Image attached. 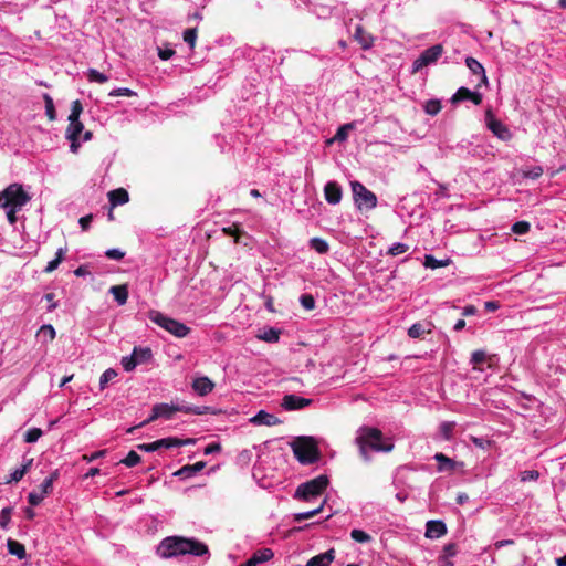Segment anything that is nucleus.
I'll use <instances>...</instances> for the list:
<instances>
[{
    "label": "nucleus",
    "mask_w": 566,
    "mask_h": 566,
    "mask_svg": "<svg viewBox=\"0 0 566 566\" xmlns=\"http://www.w3.org/2000/svg\"><path fill=\"white\" fill-rule=\"evenodd\" d=\"M157 555L161 558H172L181 555L210 558L209 547L195 537L168 536L164 538L158 547Z\"/></svg>",
    "instance_id": "f257e3e1"
},
{
    "label": "nucleus",
    "mask_w": 566,
    "mask_h": 566,
    "mask_svg": "<svg viewBox=\"0 0 566 566\" xmlns=\"http://www.w3.org/2000/svg\"><path fill=\"white\" fill-rule=\"evenodd\" d=\"M184 41L190 46V49H193L196 45L197 40V29L191 28L184 31L182 34Z\"/></svg>",
    "instance_id": "8fccbe9b"
},
{
    "label": "nucleus",
    "mask_w": 566,
    "mask_h": 566,
    "mask_svg": "<svg viewBox=\"0 0 566 566\" xmlns=\"http://www.w3.org/2000/svg\"><path fill=\"white\" fill-rule=\"evenodd\" d=\"M105 454H106V450H98L91 454H84L83 460L90 463V462H93V461L104 457Z\"/></svg>",
    "instance_id": "69168bd1"
},
{
    "label": "nucleus",
    "mask_w": 566,
    "mask_h": 566,
    "mask_svg": "<svg viewBox=\"0 0 566 566\" xmlns=\"http://www.w3.org/2000/svg\"><path fill=\"white\" fill-rule=\"evenodd\" d=\"M325 500L321 503L319 506H317L316 509H313V510H310V511H306V512H300V513H295L293 514V521L294 522H302L304 520H307V518H311L313 517L314 515L318 514L319 512H322L323 507H324V504H325Z\"/></svg>",
    "instance_id": "4c0bfd02"
},
{
    "label": "nucleus",
    "mask_w": 566,
    "mask_h": 566,
    "mask_svg": "<svg viewBox=\"0 0 566 566\" xmlns=\"http://www.w3.org/2000/svg\"><path fill=\"white\" fill-rule=\"evenodd\" d=\"M433 459L438 462V471H453L457 467V462L450 458H448L443 453H436Z\"/></svg>",
    "instance_id": "cd10ccee"
},
{
    "label": "nucleus",
    "mask_w": 566,
    "mask_h": 566,
    "mask_svg": "<svg viewBox=\"0 0 566 566\" xmlns=\"http://www.w3.org/2000/svg\"><path fill=\"white\" fill-rule=\"evenodd\" d=\"M87 80L90 82H96V83H105L108 81V76L104 73H101L96 69H88L87 70Z\"/></svg>",
    "instance_id": "c03bdc74"
},
{
    "label": "nucleus",
    "mask_w": 566,
    "mask_h": 566,
    "mask_svg": "<svg viewBox=\"0 0 566 566\" xmlns=\"http://www.w3.org/2000/svg\"><path fill=\"white\" fill-rule=\"evenodd\" d=\"M45 496H43V493H40L39 491H32L28 494V502L32 506L39 505Z\"/></svg>",
    "instance_id": "bf43d9fd"
},
{
    "label": "nucleus",
    "mask_w": 566,
    "mask_h": 566,
    "mask_svg": "<svg viewBox=\"0 0 566 566\" xmlns=\"http://www.w3.org/2000/svg\"><path fill=\"white\" fill-rule=\"evenodd\" d=\"M214 387V382L207 376L196 377L191 382L192 390L200 397H205L212 392Z\"/></svg>",
    "instance_id": "2eb2a0df"
},
{
    "label": "nucleus",
    "mask_w": 566,
    "mask_h": 566,
    "mask_svg": "<svg viewBox=\"0 0 566 566\" xmlns=\"http://www.w3.org/2000/svg\"><path fill=\"white\" fill-rule=\"evenodd\" d=\"M175 408V403H156L151 409L150 416L139 424L128 428L127 433H133L137 428H142L158 418L171 419L172 415L176 412Z\"/></svg>",
    "instance_id": "9b49d317"
},
{
    "label": "nucleus",
    "mask_w": 566,
    "mask_h": 566,
    "mask_svg": "<svg viewBox=\"0 0 566 566\" xmlns=\"http://www.w3.org/2000/svg\"><path fill=\"white\" fill-rule=\"evenodd\" d=\"M43 99H44V104H45V115L48 116V118L50 120H55L56 112H55L53 98L48 93H44Z\"/></svg>",
    "instance_id": "58836bf2"
},
{
    "label": "nucleus",
    "mask_w": 566,
    "mask_h": 566,
    "mask_svg": "<svg viewBox=\"0 0 566 566\" xmlns=\"http://www.w3.org/2000/svg\"><path fill=\"white\" fill-rule=\"evenodd\" d=\"M31 200V196L21 184H10L0 191V208L6 211L7 220L11 226L17 223V213Z\"/></svg>",
    "instance_id": "f03ea898"
},
{
    "label": "nucleus",
    "mask_w": 566,
    "mask_h": 566,
    "mask_svg": "<svg viewBox=\"0 0 566 566\" xmlns=\"http://www.w3.org/2000/svg\"><path fill=\"white\" fill-rule=\"evenodd\" d=\"M530 229L531 224L527 221H517L511 228V230L516 234H525Z\"/></svg>",
    "instance_id": "4d7b16f0"
},
{
    "label": "nucleus",
    "mask_w": 566,
    "mask_h": 566,
    "mask_svg": "<svg viewBox=\"0 0 566 566\" xmlns=\"http://www.w3.org/2000/svg\"><path fill=\"white\" fill-rule=\"evenodd\" d=\"M355 128V123H347L338 127L335 139L338 142H345L348 138V132Z\"/></svg>",
    "instance_id": "37998d69"
},
{
    "label": "nucleus",
    "mask_w": 566,
    "mask_h": 566,
    "mask_svg": "<svg viewBox=\"0 0 566 566\" xmlns=\"http://www.w3.org/2000/svg\"><path fill=\"white\" fill-rule=\"evenodd\" d=\"M335 558V551L333 548L313 556L308 559L306 566H329Z\"/></svg>",
    "instance_id": "5701e85b"
},
{
    "label": "nucleus",
    "mask_w": 566,
    "mask_h": 566,
    "mask_svg": "<svg viewBox=\"0 0 566 566\" xmlns=\"http://www.w3.org/2000/svg\"><path fill=\"white\" fill-rule=\"evenodd\" d=\"M105 255L111 260H122L125 256V252L120 249L113 248L105 252Z\"/></svg>",
    "instance_id": "0e129e2a"
},
{
    "label": "nucleus",
    "mask_w": 566,
    "mask_h": 566,
    "mask_svg": "<svg viewBox=\"0 0 566 566\" xmlns=\"http://www.w3.org/2000/svg\"><path fill=\"white\" fill-rule=\"evenodd\" d=\"M176 408V412H184V413H187V415H197V416H202V415H214L216 411L213 410V408L209 407V406H192V405H188V403H175Z\"/></svg>",
    "instance_id": "dca6fc26"
},
{
    "label": "nucleus",
    "mask_w": 566,
    "mask_h": 566,
    "mask_svg": "<svg viewBox=\"0 0 566 566\" xmlns=\"http://www.w3.org/2000/svg\"><path fill=\"white\" fill-rule=\"evenodd\" d=\"M274 556V553L271 548H262L255 552L251 557V562H254V565L268 562L272 559Z\"/></svg>",
    "instance_id": "72a5a7b5"
},
{
    "label": "nucleus",
    "mask_w": 566,
    "mask_h": 566,
    "mask_svg": "<svg viewBox=\"0 0 566 566\" xmlns=\"http://www.w3.org/2000/svg\"><path fill=\"white\" fill-rule=\"evenodd\" d=\"M7 548L9 554L17 556L19 559H24L27 557L24 545L15 539L9 538L7 541Z\"/></svg>",
    "instance_id": "7c9ffc66"
},
{
    "label": "nucleus",
    "mask_w": 566,
    "mask_h": 566,
    "mask_svg": "<svg viewBox=\"0 0 566 566\" xmlns=\"http://www.w3.org/2000/svg\"><path fill=\"white\" fill-rule=\"evenodd\" d=\"M465 65L475 75H481L482 77V81L484 83L488 82V77H486V74H485V70L483 67V65L474 57L472 56H468L465 59Z\"/></svg>",
    "instance_id": "c756f323"
},
{
    "label": "nucleus",
    "mask_w": 566,
    "mask_h": 566,
    "mask_svg": "<svg viewBox=\"0 0 566 566\" xmlns=\"http://www.w3.org/2000/svg\"><path fill=\"white\" fill-rule=\"evenodd\" d=\"M328 478L325 474L318 475L310 481L301 483L294 493V499L306 502L319 496L328 485Z\"/></svg>",
    "instance_id": "39448f33"
},
{
    "label": "nucleus",
    "mask_w": 566,
    "mask_h": 566,
    "mask_svg": "<svg viewBox=\"0 0 566 566\" xmlns=\"http://www.w3.org/2000/svg\"><path fill=\"white\" fill-rule=\"evenodd\" d=\"M32 464H33L32 458H30V459L24 458L21 467L13 470L11 472V474L6 479V483L10 484V483H17V482L21 481L23 479L24 474L30 470Z\"/></svg>",
    "instance_id": "4be33fe9"
},
{
    "label": "nucleus",
    "mask_w": 566,
    "mask_h": 566,
    "mask_svg": "<svg viewBox=\"0 0 566 566\" xmlns=\"http://www.w3.org/2000/svg\"><path fill=\"white\" fill-rule=\"evenodd\" d=\"M192 443H195V440L191 438L179 439L176 437H168V438H163V439L156 440L151 443H140L137 446V449L140 451H145V452H155L161 448L171 449V448L189 446Z\"/></svg>",
    "instance_id": "9d476101"
},
{
    "label": "nucleus",
    "mask_w": 566,
    "mask_h": 566,
    "mask_svg": "<svg viewBox=\"0 0 566 566\" xmlns=\"http://www.w3.org/2000/svg\"><path fill=\"white\" fill-rule=\"evenodd\" d=\"M486 357H488V355H486L485 350L478 349L471 354L470 363L473 365L474 369H478L476 366L480 364H483L486 360Z\"/></svg>",
    "instance_id": "a18cd8bd"
},
{
    "label": "nucleus",
    "mask_w": 566,
    "mask_h": 566,
    "mask_svg": "<svg viewBox=\"0 0 566 566\" xmlns=\"http://www.w3.org/2000/svg\"><path fill=\"white\" fill-rule=\"evenodd\" d=\"M313 402L312 399L304 398L294 394L285 395L282 399L281 407L284 410H301Z\"/></svg>",
    "instance_id": "ddd939ff"
},
{
    "label": "nucleus",
    "mask_w": 566,
    "mask_h": 566,
    "mask_svg": "<svg viewBox=\"0 0 566 566\" xmlns=\"http://www.w3.org/2000/svg\"><path fill=\"white\" fill-rule=\"evenodd\" d=\"M295 458L302 464H312L319 459V452L312 438H301L292 444Z\"/></svg>",
    "instance_id": "0eeeda50"
},
{
    "label": "nucleus",
    "mask_w": 566,
    "mask_h": 566,
    "mask_svg": "<svg viewBox=\"0 0 566 566\" xmlns=\"http://www.w3.org/2000/svg\"><path fill=\"white\" fill-rule=\"evenodd\" d=\"M109 293L114 296V300L118 305L126 304L128 300V289L125 284L123 285H113L109 289Z\"/></svg>",
    "instance_id": "c85d7f7f"
},
{
    "label": "nucleus",
    "mask_w": 566,
    "mask_h": 566,
    "mask_svg": "<svg viewBox=\"0 0 566 566\" xmlns=\"http://www.w3.org/2000/svg\"><path fill=\"white\" fill-rule=\"evenodd\" d=\"M544 170L541 166H534L531 169L524 171V177L530 179H537L543 175Z\"/></svg>",
    "instance_id": "680f3d73"
},
{
    "label": "nucleus",
    "mask_w": 566,
    "mask_h": 566,
    "mask_svg": "<svg viewBox=\"0 0 566 566\" xmlns=\"http://www.w3.org/2000/svg\"><path fill=\"white\" fill-rule=\"evenodd\" d=\"M108 200L112 207H116L128 202L129 195L125 189L118 188L108 192Z\"/></svg>",
    "instance_id": "a878e982"
},
{
    "label": "nucleus",
    "mask_w": 566,
    "mask_h": 566,
    "mask_svg": "<svg viewBox=\"0 0 566 566\" xmlns=\"http://www.w3.org/2000/svg\"><path fill=\"white\" fill-rule=\"evenodd\" d=\"M482 94L475 91H471L467 87H460L451 97V102L453 104L462 102V101H471L474 105H480L482 103Z\"/></svg>",
    "instance_id": "4468645a"
},
{
    "label": "nucleus",
    "mask_w": 566,
    "mask_h": 566,
    "mask_svg": "<svg viewBox=\"0 0 566 566\" xmlns=\"http://www.w3.org/2000/svg\"><path fill=\"white\" fill-rule=\"evenodd\" d=\"M92 219H93L92 214H87V216L80 218L78 223H80L82 230L85 231L90 228Z\"/></svg>",
    "instance_id": "774afa93"
},
{
    "label": "nucleus",
    "mask_w": 566,
    "mask_h": 566,
    "mask_svg": "<svg viewBox=\"0 0 566 566\" xmlns=\"http://www.w3.org/2000/svg\"><path fill=\"white\" fill-rule=\"evenodd\" d=\"M444 50L442 44H434L424 51L413 61L411 66V73H418L423 67L432 65L437 63V61L441 57Z\"/></svg>",
    "instance_id": "1a4fd4ad"
},
{
    "label": "nucleus",
    "mask_w": 566,
    "mask_h": 566,
    "mask_svg": "<svg viewBox=\"0 0 566 566\" xmlns=\"http://www.w3.org/2000/svg\"><path fill=\"white\" fill-rule=\"evenodd\" d=\"M355 205L359 210H371L377 206L376 195L359 181L350 182Z\"/></svg>",
    "instance_id": "6e6552de"
},
{
    "label": "nucleus",
    "mask_w": 566,
    "mask_h": 566,
    "mask_svg": "<svg viewBox=\"0 0 566 566\" xmlns=\"http://www.w3.org/2000/svg\"><path fill=\"white\" fill-rule=\"evenodd\" d=\"M250 422L255 426L271 427L281 423V420L276 416L269 413L265 410H260L250 419Z\"/></svg>",
    "instance_id": "6ab92c4d"
},
{
    "label": "nucleus",
    "mask_w": 566,
    "mask_h": 566,
    "mask_svg": "<svg viewBox=\"0 0 566 566\" xmlns=\"http://www.w3.org/2000/svg\"><path fill=\"white\" fill-rule=\"evenodd\" d=\"M39 333L49 340H53L56 335L54 327L50 324L42 325Z\"/></svg>",
    "instance_id": "13d9d810"
},
{
    "label": "nucleus",
    "mask_w": 566,
    "mask_h": 566,
    "mask_svg": "<svg viewBox=\"0 0 566 566\" xmlns=\"http://www.w3.org/2000/svg\"><path fill=\"white\" fill-rule=\"evenodd\" d=\"M350 538L357 543H369L371 541V536L363 530L354 528L350 531Z\"/></svg>",
    "instance_id": "79ce46f5"
},
{
    "label": "nucleus",
    "mask_w": 566,
    "mask_h": 566,
    "mask_svg": "<svg viewBox=\"0 0 566 566\" xmlns=\"http://www.w3.org/2000/svg\"><path fill=\"white\" fill-rule=\"evenodd\" d=\"M485 125L494 136L503 142H509L513 136L507 126L499 120L491 109L485 112Z\"/></svg>",
    "instance_id": "f8f14e48"
},
{
    "label": "nucleus",
    "mask_w": 566,
    "mask_h": 566,
    "mask_svg": "<svg viewBox=\"0 0 566 566\" xmlns=\"http://www.w3.org/2000/svg\"><path fill=\"white\" fill-rule=\"evenodd\" d=\"M539 479V472L537 470H525L520 473L521 482L537 481Z\"/></svg>",
    "instance_id": "6e6d98bb"
},
{
    "label": "nucleus",
    "mask_w": 566,
    "mask_h": 566,
    "mask_svg": "<svg viewBox=\"0 0 566 566\" xmlns=\"http://www.w3.org/2000/svg\"><path fill=\"white\" fill-rule=\"evenodd\" d=\"M440 99H429L423 105V111L430 116H436L441 111Z\"/></svg>",
    "instance_id": "ea45409f"
},
{
    "label": "nucleus",
    "mask_w": 566,
    "mask_h": 566,
    "mask_svg": "<svg viewBox=\"0 0 566 566\" xmlns=\"http://www.w3.org/2000/svg\"><path fill=\"white\" fill-rule=\"evenodd\" d=\"M342 188L336 181H328L324 187V197L329 205H337L342 200Z\"/></svg>",
    "instance_id": "f3484780"
},
{
    "label": "nucleus",
    "mask_w": 566,
    "mask_h": 566,
    "mask_svg": "<svg viewBox=\"0 0 566 566\" xmlns=\"http://www.w3.org/2000/svg\"><path fill=\"white\" fill-rule=\"evenodd\" d=\"M139 462L140 455L134 450L129 451L128 454L123 460H120V463L125 464L127 468H133Z\"/></svg>",
    "instance_id": "de8ad7c7"
},
{
    "label": "nucleus",
    "mask_w": 566,
    "mask_h": 566,
    "mask_svg": "<svg viewBox=\"0 0 566 566\" xmlns=\"http://www.w3.org/2000/svg\"><path fill=\"white\" fill-rule=\"evenodd\" d=\"M93 134L91 130H85L84 125L80 119L69 120L65 130V138L70 142V151L77 154L82 144L91 140Z\"/></svg>",
    "instance_id": "423d86ee"
},
{
    "label": "nucleus",
    "mask_w": 566,
    "mask_h": 566,
    "mask_svg": "<svg viewBox=\"0 0 566 566\" xmlns=\"http://www.w3.org/2000/svg\"><path fill=\"white\" fill-rule=\"evenodd\" d=\"M408 250H409L408 244L402 243V242H396L389 248L388 254L391 256H396V255L407 252Z\"/></svg>",
    "instance_id": "5fc2aeb1"
},
{
    "label": "nucleus",
    "mask_w": 566,
    "mask_h": 566,
    "mask_svg": "<svg viewBox=\"0 0 566 566\" xmlns=\"http://www.w3.org/2000/svg\"><path fill=\"white\" fill-rule=\"evenodd\" d=\"M221 450V446L217 442H212V443H209L205 450H203V453L206 455H209V454H213V453H217Z\"/></svg>",
    "instance_id": "338daca9"
},
{
    "label": "nucleus",
    "mask_w": 566,
    "mask_h": 566,
    "mask_svg": "<svg viewBox=\"0 0 566 566\" xmlns=\"http://www.w3.org/2000/svg\"><path fill=\"white\" fill-rule=\"evenodd\" d=\"M148 318L154 324L164 328L165 331H167L177 338H185L190 333V328L186 324L175 318H171L159 311L150 310L148 312Z\"/></svg>",
    "instance_id": "20e7f679"
},
{
    "label": "nucleus",
    "mask_w": 566,
    "mask_h": 566,
    "mask_svg": "<svg viewBox=\"0 0 566 566\" xmlns=\"http://www.w3.org/2000/svg\"><path fill=\"white\" fill-rule=\"evenodd\" d=\"M206 467V462L199 461L193 464H187L177 470L174 475L180 480H187L195 476Z\"/></svg>",
    "instance_id": "aec40b11"
},
{
    "label": "nucleus",
    "mask_w": 566,
    "mask_h": 566,
    "mask_svg": "<svg viewBox=\"0 0 566 566\" xmlns=\"http://www.w3.org/2000/svg\"><path fill=\"white\" fill-rule=\"evenodd\" d=\"M12 507H3L0 511V527L2 530H8L9 524L11 522Z\"/></svg>",
    "instance_id": "49530a36"
},
{
    "label": "nucleus",
    "mask_w": 566,
    "mask_h": 566,
    "mask_svg": "<svg viewBox=\"0 0 566 566\" xmlns=\"http://www.w3.org/2000/svg\"><path fill=\"white\" fill-rule=\"evenodd\" d=\"M432 323L431 322H418V323H415L412 324L409 328H408V336L410 338H420L422 337L426 333H431V328H432Z\"/></svg>",
    "instance_id": "b1692460"
},
{
    "label": "nucleus",
    "mask_w": 566,
    "mask_h": 566,
    "mask_svg": "<svg viewBox=\"0 0 566 566\" xmlns=\"http://www.w3.org/2000/svg\"><path fill=\"white\" fill-rule=\"evenodd\" d=\"M83 112V106L78 99L73 101L71 105V113L67 117V120H76L80 119V116Z\"/></svg>",
    "instance_id": "3c124183"
},
{
    "label": "nucleus",
    "mask_w": 566,
    "mask_h": 566,
    "mask_svg": "<svg viewBox=\"0 0 566 566\" xmlns=\"http://www.w3.org/2000/svg\"><path fill=\"white\" fill-rule=\"evenodd\" d=\"M360 455L365 461H370V451L390 452L394 443L390 439H384L382 433L377 428H361L356 438Z\"/></svg>",
    "instance_id": "7ed1b4c3"
},
{
    "label": "nucleus",
    "mask_w": 566,
    "mask_h": 566,
    "mask_svg": "<svg viewBox=\"0 0 566 566\" xmlns=\"http://www.w3.org/2000/svg\"><path fill=\"white\" fill-rule=\"evenodd\" d=\"M450 263V259L439 260L431 254L424 256L423 265L427 269L436 270L439 268L447 266Z\"/></svg>",
    "instance_id": "c9c22d12"
},
{
    "label": "nucleus",
    "mask_w": 566,
    "mask_h": 566,
    "mask_svg": "<svg viewBox=\"0 0 566 566\" xmlns=\"http://www.w3.org/2000/svg\"><path fill=\"white\" fill-rule=\"evenodd\" d=\"M354 39L359 43L363 50L371 49L375 42V38L360 24L356 25L355 28Z\"/></svg>",
    "instance_id": "412c9836"
},
{
    "label": "nucleus",
    "mask_w": 566,
    "mask_h": 566,
    "mask_svg": "<svg viewBox=\"0 0 566 566\" xmlns=\"http://www.w3.org/2000/svg\"><path fill=\"white\" fill-rule=\"evenodd\" d=\"M308 247L316 251L318 254H326L329 251V244L325 239L315 237L310 239Z\"/></svg>",
    "instance_id": "473e14b6"
},
{
    "label": "nucleus",
    "mask_w": 566,
    "mask_h": 566,
    "mask_svg": "<svg viewBox=\"0 0 566 566\" xmlns=\"http://www.w3.org/2000/svg\"><path fill=\"white\" fill-rule=\"evenodd\" d=\"M59 478V472L55 470L52 472L48 478L43 480V482L40 485V493H43V496H46L49 493H51L53 489L54 481Z\"/></svg>",
    "instance_id": "e433bc0d"
},
{
    "label": "nucleus",
    "mask_w": 566,
    "mask_h": 566,
    "mask_svg": "<svg viewBox=\"0 0 566 566\" xmlns=\"http://www.w3.org/2000/svg\"><path fill=\"white\" fill-rule=\"evenodd\" d=\"M120 365L123 369L127 373L133 371L138 366L137 363L135 361L133 353L128 356L122 357Z\"/></svg>",
    "instance_id": "09e8293b"
},
{
    "label": "nucleus",
    "mask_w": 566,
    "mask_h": 566,
    "mask_svg": "<svg viewBox=\"0 0 566 566\" xmlns=\"http://www.w3.org/2000/svg\"><path fill=\"white\" fill-rule=\"evenodd\" d=\"M111 96H127V97H130V96H135L136 95V92H134L133 90L128 88V87H118V88H115L113 90L111 93H109Z\"/></svg>",
    "instance_id": "052dcab7"
},
{
    "label": "nucleus",
    "mask_w": 566,
    "mask_h": 566,
    "mask_svg": "<svg viewBox=\"0 0 566 566\" xmlns=\"http://www.w3.org/2000/svg\"><path fill=\"white\" fill-rule=\"evenodd\" d=\"M300 303L306 311H313L316 304L313 295L307 293L300 296Z\"/></svg>",
    "instance_id": "603ef678"
},
{
    "label": "nucleus",
    "mask_w": 566,
    "mask_h": 566,
    "mask_svg": "<svg viewBox=\"0 0 566 566\" xmlns=\"http://www.w3.org/2000/svg\"><path fill=\"white\" fill-rule=\"evenodd\" d=\"M42 436V430L39 428H31L24 434V441L28 443L36 442Z\"/></svg>",
    "instance_id": "864d4df0"
},
{
    "label": "nucleus",
    "mask_w": 566,
    "mask_h": 566,
    "mask_svg": "<svg viewBox=\"0 0 566 566\" xmlns=\"http://www.w3.org/2000/svg\"><path fill=\"white\" fill-rule=\"evenodd\" d=\"M117 371L113 368H107L99 377V388L103 390L106 388L109 381L117 377Z\"/></svg>",
    "instance_id": "a19ab883"
},
{
    "label": "nucleus",
    "mask_w": 566,
    "mask_h": 566,
    "mask_svg": "<svg viewBox=\"0 0 566 566\" xmlns=\"http://www.w3.org/2000/svg\"><path fill=\"white\" fill-rule=\"evenodd\" d=\"M66 251H67L66 247L59 248L55 252V258L48 263V265L44 269V272L51 273L54 270H56L59 268V265L61 264V262L63 261Z\"/></svg>",
    "instance_id": "2f4dec72"
},
{
    "label": "nucleus",
    "mask_w": 566,
    "mask_h": 566,
    "mask_svg": "<svg viewBox=\"0 0 566 566\" xmlns=\"http://www.w3.org/2000/svg\"><path fill=\"white\" fill-rule=\"evenodd\" d=\"M282 331L276 327H265L258 335L256 338L270 344L277 343L280 340V336Z\"/></svg>",
    "instance_id": "393cba45"
},
{
    "label": "nucleus",
    "mask_w": 566,
    "mask_h": 566,
    "mask_svg": "<svg viewBox=\"0 0 566 566\" xmlns=\"http://www.w3.org/2000/svg\"><path fill=\"white\" fill-rule=\"evenodd\" d=\"M133 354L137 365H143L151 360L153 352L149 347L135 346Z\"/></svg>",
    "instance_id": "bb28decb"
},
{
    "label": "nucleus",
    "mask_w": 566,
    "mask_h": 566,
    "mask_svg": "<svg viewBox=\"0 0 566 566\" xmlns=\"http://www.w3.org/2000/svg\"><path fill=\"white\" fill-rule=\"evenodd\" d=\"M457 423L454 421H443L439 426V432L443 440L450 441L453 438V430Z\"/></svg>",
    "instance_id": "f704fd0d"
},
{
    "label": "nucleus",
    "mask_w": 566,
    "mask_h": 566,
    "mask_svg": "<svg viewBox=\"0 0 566 566\" xmlns=\"http://www.w3.org/2000/svg\"><path fill=\"white\" fill-rule=\"evenodd\" d=\"M175 55V50L166 46V48H158V56L163 61H168Z\"/></svg>",
    "instance_id": "e2e57ef3"
},
{
    "label": "nucleus",
    "mask_w": 566,
    "mask_h": 566,
    "mask_svg": "<svg viewBox=\"0 0 566 566\" xmlns=\"http://www.w3.org/2000/svg\"><path fill=\"white\" fill-rule=\"evenodd\" d=\"M447 534V525L440 520H430L426 524V537L427 538H439Z\"/></svg>",
    "instance_id": "a211bd4d"
}]
</instances>
